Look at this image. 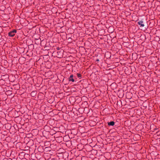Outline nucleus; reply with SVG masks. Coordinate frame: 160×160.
Returning <instances> with one entry per match:
<instances>
[{"label":"nucleus","mask_w":160,"mask_h":160,"mask_svg":"<svg viewBox=\"0 0 160 160\" xmlns=\"http://www.w3.org/2000/svg\"><path fill=\"white\" fill-rule=\"evenodd\" d=\"M91 152L92 153H94V152H97L96 151L94 150H91Z\"/></svg>","instance_id":"6"},{"label":"nucleus","mask_w":160,"mask_h":160,"mask_svg":"<svg viewBox=\"0 0 160 160\" xmlns=\"http://www.w3.org/2000/svg\"><path fill=\"white\" fill-rule=\"evenodd\" d=\"M16 32L17 30H14L12 31L9 32V35L11 37H13L15 35Z\"/></svg>","instance_id":"1"},{"label":"nucleus","mask_w":160,"mask_h":160,"mask_svg":"<svg viewBox=\"0 0 160 160\" xmlns=\"http://www.w3.org/2000/svg\"><path fill=\"white\" fill-rule=\"evenodd\" d=\"M77 77L78 78H81V74H79V73H77Z\"/></svg>","instance_id":"5"},{"label":"nucleus","mask_w":160,"mask_h":160,"mask_svg":"<svg viewBox=\"0 0 160 160\" xmlns=\"http://www.w3.org/2000/svg\"><path fill=\"white\" fill-rule=\"evenodd\" d=\"M73 75H71L69 78V81L74 82V80L73 78Z\"/></svg>","instance_id":"2"},{"label":"nucleus","mask_w":160,"mask_h":160,"mask_svg":"<svg viewBox=\"0 0 160 160\" xmlns=\"http://www.w3.org/2000/svg\"><path fill=\"white\" fill-rule=\"evenodd\" d=\"M108 125L109 126H113L115 124V122L113 121H112L109 122H108Z\"/></svg>","instance_id":"4"},{"label":"nucleus","mask_w":160,"mask_h":160,"mask_svg":"<svg viewBox=\"0 0 160 160\" xmlns=\"http://www.w3.org/2000/svg\"><path fill=\"white\" fill-rule=\"evenodd\" d=\"M138 23L141 27H143L144 26V25L143 24V21H140L138 22Z\"/></svg>","instance_id":"3"}]
</instances>
